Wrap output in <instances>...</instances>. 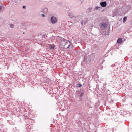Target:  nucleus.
Returning <instances> with one entry per match:
<instances>
[{
  "label": "nucleus",
  "mask_w": 132,
  "mask_h": 132,
  "mask_svg": "<svg viewBox=\"0 0 132 132\" xmlns=\"http://www.w3.org/2000/svg\"><path fill=\"white\" fill-rule=\"evenodd\" d=\"M93 9L92 8H89L87 9L86 12H91Z\"/></svg>",
  "instance_id": "nucleus-13"
},
{
  "label": "nucleus",
  "mask_w": 132,
  "mask_h": 132,
  "mask_svg": "<svg viewBox=\"0 0 132 132\" xmlns=\"http://www.w3.org/2000/svg\"><path fill=\"white\" fill-rule=\"evenodd\" d=\"M124 9H125L126 11H128L130 10L131 8V6L130 5H128L127 6H124L123 7Z\"/></svg>",
  "instance_id": "nucleus-7"
},
{
  "label": "nucleus",
  "mask_w": 132,
  "mask_h": 132,
  "mask_svg": "<svg viewBox=\"0 0 132 132\" xmlns=\"http://www.w3.org/2000/svg\"><path fill=\"white\" fill-rule=\"evenodd\" d=\"M54 47H55V45L54 44H53V45L50 44V45H49V47L50 49H51L52 50L54 49Z\"/></svg>",
  "instance_id": "nucleus-10"
},
{
  "label": "nucleus",
  "mask_w": 132,
  "mask_h": 132,
  "mask_svg": "<svg viewBox=\"0 0 132 132\" xmlns=\"http://www.w3.org/2000/svg\"><path fill=\"white\" fill-rule=\"evenodd\" d=\"M100 7L98 6H97L96 7H95L94 9L93 10H100Z\"/></svg>",
  "instance_id": "nucleus-14"
},
{
  "label": "nucleus",
  "mask_w": 132,
  "mask_h": 132,
  "mask_svg": "<svg viewBox=\"0 0 132 132\" xmlns=\"http://www.w3.org/2000/svg\"><path fill=\"white\" fill-rule=\"evenodd\" d=\"M14 27V26L13 25V24H11L10 25V27L11 28H13Z\"/></svg>",
  "instance_id": "nucleus-17"
},
{
  "label": "nucleus",
  "mask_w": 132,
  "mask_h": 132,
  "mask_svg": "<svg viewBox=\"0 0 132 132\" xmlns=\"http://www.w3.org/2000/svg\"><path fill=\"white\" fill-rule=\"evenodd\" d=\"M68 15L71 18H72L74 17L75 18L74 14L72 13L71 12H68Z\"/></svg>",
  "instance_id": "nucleus-9"
},
{
  "label": "nucleus",
  "mask_w": 132,
  "mask_h": 132,
  "mask_svg": "<svg viewBox=\"0 0 132 132\" xmlns=\"http://www.w3.org/2000/svg\"><path fill=\"white\" fill-rule=\"evenodd\" d=\"M82 85L80 84H79L77 85L76 87L78 88H79Z\"/></svg>",
  "instance_id": "nucleus-16"
},
{
  "label": "nucleus",
  "mask_w": 132,
  "mask_h": 132,
  "mask_svg": "<svg viewBox=\"0 0 132 132\" xmlns=\"http://www.w3.org/2000/svg\"><path fill=\"white\" fill-rule=\"evenodd\" d=\"M83 16L81 15H78L75 17V20L77 22H78L79 21L82 19Z\"/></svg>",
  "instance_id": "nucleus-5"
},
{
  "label": "nucleus",
  "mask_w": 132,
  "mask_h": 132,
  "mask_svg": "<svg viewBox=\"0 0 132 132\" xmlns=\"http://www.w3.org/2000/svg\"><path fill=\"white\" fill-rule=\"evenodd\" d=\"M86 23V22H84V24H85Z\"/></svg>",
  "instance_id": "nucleus-23"
},
{
  "label": "nucleus",
  "mask_w": 132,
  "mask_h": 132,
  "mask_svg": "<svg viewBox=\"0 0 132 132\" xmlns=\"http://www.w3.org/2000/svg\"><path fill=\"white\" fill-rule=\"evenodd\" d=\"M23 8H26V6H23Z\"/></svg>",
  "instance_id": "nucleus-21"
},
{
  "label": "nucleus",
  "mask_w": 132,
  "mask_h": 132,
  "mask_svg": "<svg viewBox=\"0 0 132 132\" xmlns=\"http://www.w3.org/2000/svg\"><path fill=\"white\" fill-rule=\"evenodd\" d=\"M51 23L53 24H55L57 23V19L54 16H52L51 19Z\"/></svg>",
  "instance_id": "nucleus-3"
},
{
  "label": "nucleus",
  "mask_w": 132,
  "mask_h": 132,
  "mask_svg": "<svg viewBox=\"0 0 132 132\" xmlns=\"http://www.w3.org/2000/svg\"><path fill=\"white\" fill-rule=\"evenodd\" d=\"M23 34H24V32H23Z\"/></svg>",
  "instance_id": "nucleus-25"
},
{
  "label": "nucleus",
  "mask_w": 132,
  "mask_h": 132,
  "mask_svg": "<svg viewBox=\"0 0 132 132\" xmlns=\"http://www.w3.org/2000/svg\"><path fill=\"white\" fill-rule=\"evenodd\" d=\"M122 41V38H119L117 40V43L120 44L121 43Z\"/></svg>",
  "instance_id": "nucleus-11"
},
{
  "label": "nucleus",
  "mask_w": 132,
  "mask_h": 132,
  "mask_svg": "<svg viewBox=\"0 0 132 132\" xmlns=\"http://www.w3.org/2000/svg\"><path fill=\"white\" fill-rule=\"evenodd\" d=\"M17 3V2H16V3H15V4H17V3Z\"/></svg>",
  "instance_id": "nucleus-24"
},
{
  "label": "nucleus",
  "mask_w": 132,
  "mask_h": 132,
  "mask_svg": "<svg viewBox=\"0 0 132 132\" xmlns=\"http://www.w3.org/2000/svg\"><path fill=\"white\" fill-rule=\"evenodd\" d=\"M100 28L102 29H103L106 28L107 27V24L105 22H103L101 23L100 24Z\"/></svg>",
  "instance_id": "nucleus-1"
},
{
  "label": "nucleus",
  "mask_w": 132,
  "mask_h": 132,
  "mask_svg": "<svg viewBox=\"0 0 132 132\" xmlns=\"http://www.w3.org/2000/svg\"><path fill=\"white\" fill-rule=\"evenodd\" d=\"M41 15L43 17H45V15L44 14H42Z\"/></svg>",
  "instance_id": "nucleus-18"
},
{
  "label": "nucleus",
  "mask_w": 132,
  "mask_h": 132,
  "mask_svg": "<svg viewBox=\"0 0 132 132\" xmlns=\"http://www.w3.org/2000/svg\"><path fill=\"white\" fill-rule=\"evenodd\" d=\"M100 4L102 7H104L106 5V3L105 1L103 2L100 3Z\"/></svg>",
  "instance_id": "nucleus-8"
},
{
  "label": "nucleus",
  "mask_w": 132,
  "mask_h": 132,
  "mask_svg": "<svg viewBox=\"0 0 132 132\" xmlns=\"http://www.w3.org/2000/svg\"><path fill=\"white\" fill-rule=\"evenodd\" d=\"M43 13H45L46 14V13L48 11V9L47 8H45L43 10Z\"/></svg>",
  "instance_id": "nucleus-12"
},
{
  "label": "nucleus",
  "mask_w": 132,
  "mask_h": 132,
  "mask_svg": "<svg viewBox=\"0 0 132 132\" xmlns=\"http://www.w3.org/2000/svg\"><path fill=\"white\" fill-rule=\"evenodd\" d=\"M85 92V91L84 90L82 89H80L79 91V93L80 94V97L82 98L83 97Z\"/></svg>",
  "instance_id": "nucleus-6"
},
{
  "label": "nucleus",
  "mask_w": 132,
  "mask_h": 132,
  "mask_svg": "<svg viewBox=\"0 0 132 132\" xmlns=\"http://www.w3.org/2000/svg\"><path fill=\"white\" fill-rule=\"evenodd\" d=\"M94 56L95 54H91L90 55H89L87 56V59H88V61L93 60Z\"/></svg>",
  "instance_id": "nucleus-2"
},
{
  "label": "nucleus",
  "mask_w": 132,
  "mask_h": 132,
  "mask_svg": "<svg viewBox=\"0 0 132 132\" xmlns=\"http://www.w3.org/2000/svg\"><path fill=\"white\" fill-rule=\"evenodd\" d=\"M83 23H84V22H83V21H82L81 22V25H83Z\"/></svg>",
  "instance_id": "nucleus-19"
},
{
  "label": "nucleus",
  "mask_w": 132,
  "mask_h": 132,
  "mask_svg": "<svg viewBox=\"0 0 132 132\" xmlns=\"http://www.w3.org/2000/svg\"><path fill=\"white\" fill-rule=\"evenodd\" d=\"M2 6H0V11L2 10Z\"/></svg>",
  "instance_id": "nucleus-20"
},
{
  "label": "nucleus",
  "mask_w": 132,
  "mask_h": 132,
  "mask_svg": "<svg viewBox=\"0 0 132 132\" xmlns=\"http://www.w3.org/2000/svg\"><path fill=\"white\" fill-rule=\"evenodd\" d=\"M123 22L124 23L126 21L127 19V17H125L123 18Z\"/></svg>",
  "instance_id": "nucleus-15"
},
{
  "label": "nucleus",
  "mask_w": 132,
  "mask_h": 132,
  "mask_svg": "<svg viewBox=\"0 0 132 132\" xmlns=\"http://www.w3.org/2000/svg\"><path fill=\"white\" fill-rule=\"evenodd\" d=\"M72 46V45L71 44V42L70 41H68L66 43L64 46V47L65 48H69L70 46Z\"/></svg>",
  "instance_id": "nucleus-4"
},
{
  "label": "nucleus",
  "mask_w": 132,
  "mask_h": 132,
  "mask_svg": "<svg viewBox=\"0 0 132 132\" xmlns=\"http://www.w3.org/2000/svg\"><path fill=\"white\" fill-rule=\"evenodd\" d=\"M73 47V46L72 45V46H70V47L71 48H72V47Z\"/></svg>",
  "instance_id": "nucleus-22"
}]
</instances>
